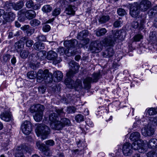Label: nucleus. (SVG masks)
<instances>
[{
    "instance_id": "59",
    "label": "nucleus",
    "mask_w": 157,
    "mask_h": 157,
    "mask_svg": "<svg viewBox=\"0 0 157 157\" xmlns=\"http://www.w3.org/2000/svg\"><path fill=\"white\" fill-rule=\"evenodd\" d=\"M45 144L47 145L52 146L55 144L54 141L51 140H49L45 141Z\"/></svg>"
},
{
    "instance_id": "23",
    "label": "nucleus",
    "mask_w": 157,
    "mask_h": 157,
    "mask_svg": "<svg viewBox=\"0 0 157 157\" xmlns=\"http://www.w3.org/2000/svg\"><path fill=\"white\" fill-rule=\"evenodd\" d=\"M53 78L56 82H59L61 81L63 77L62 73L59 71H56L54 72L53 74Z\"/></svg>"
},
{
    "instance_id": "60",
    "label": "nucleus",
    "mask_w": 157,
    "mask_h": 157,
    "mask_svg": "<svg viewBox=\"0 0 157 157\" xmlns=\"http://www.w3.org/2000/svg\"><path fill=\"white\" fill-rule=\"evenodd\" d=\"M150 121H151L152 124L153 125H157V117L151 118L150 119Z\"/></svg>"
},
{
    "instance_id": "11",
    "label": "nucleus",
    "mask_w": 157,
    "mask_h": 157,
    "mask_svg": "<svg viewBox=\"0 0 157 157\" xmlns=\"http://www.w3.org/2000/svg\"><path fill=\"white\" fill-rule=\"evenodd\" d=\"M21 129L25 134L29 135L32 131V124L29 121H25L22 124Z\"/></svg>"
},
{
    "instance_id": "57",
    "label": "nucleus",
    "mask_w": 157,
    "mask_h": 157,
    "mask_svg": "<svg viewBox=\"0 0 157 157\" xmlns=\"http://www.w3.org/2000/svg\"><path fill=\"white\" fill-rule=\"evenodd\" d=\"M60 9L57 8L54 10L52 13V15L54 16H57L60 14Z\"/></svg>"
},
{
    "instance_id": "64",
    "label": "nucleus",
    "mask_w": 157,
    "mask_h": 157,
    "mask_svg": "<svg viewBox=\"0 0 157 157\" xmlns=\"http://www.w3.org/2000/svg\"><path fill=\"white\" fill-rule=\"evenodd\" d=\"M46 88L43 86H40L39 88V91L40 92L43 94L45 91Z\"/></svg>"
},
{
    "instance_id": "2",
    "label": "nucleus",
    "mask_w": 157,
    "mask_h": 157,
    "mask_svg": "<svg viewBox=\"0 0 157 157\" xmlns=\"http://www.w3.org/2000/svg\"><path fill=\"white\" fill-rule=\"evenodd\" d=\"M35 132L37 135L41 136V139L44 140L46 139L50 133V129L47 125L44 124H38L37 125Z\"/></svg>"
},
{
    "instance_id": "58",
    "label": "nucleus",
    "mask_w": 157,
    "mask_h": 157,
    "mask_svg": "<svg viewBox=\"0 0 157 157\" xmlns=\"http://www.w3.org/2000/svg\"><path fill=\"white\" fill-rule=\"evenodd\" d=\"M33 3L32 1L29 0L26 3V6L29 8H31L33 6Z\"/></svg>"
},
{
    "instance_id": "27",
    "label": "nucleus",
    "mask_w": 157,
    "mask_h": 157,
    "mask_svg": "<svg viewBox=\"0 0 157 157\" xmlns=\"http://www.w3.org/2000/svg\"><path fill=\"white\" fill-rule=\"evenodd\" d=\"M114 54V51L112 48H110L106 50L102 53V56L104 57L109 58L112 57Z\"/></svg>"
},
{
    "instance_id": "52",
    "label": "nucleus",
    "mask_w": 157,
    "mask_h": 157,
    "mask_svg": "<svg viewBox=\"0 0 157 157\" xmlns=\"http://www.w3.org/2000/svg\"><path fill=\"white\" fill-rule=\"evenodd\" d=\"M37 40L39 41H44L46 40V38L45 36L42 34L39 35L36 37Z\"/></svg>"
},
{
    "instance_id": "8",
    "label": "nucleus",
    "mask_w": 157,
    "mask_h": 157,
    "mask_svg": "<svg viewBox=\"0 0 157 157\" xmlns=\"http://www.w3.org/2000/svg\"><path fill=\"white\" fill-rule=\"evenodd\" d=\"M24 2L22 0L15 3H10L6 4L5 7V9L6 10H9V9L13 8L15 10H18L23 7L24 6Z\"/></svg>"
},
{
    "instance_id": "5",
    "label": "nucleus",
    "mask_w": 157,
    "mask_h": 157,
    "mask_svg": "<svg viewBox=\"0 0 157 157\" xmlns=\"http://www.w3.org/2000/svg\"><path fill=\"white\" fill-rule=\"evenodd\" d=\"M65 83L67 86L70 88H76L77 87H82V81L78 79L74 83V81L72 80L71 78H67L65 81Z\"/></svg>"
},
{
    "instance_id": "20",
    "label": "nucleus",
    "mask_w": 157,
    "mask_h": 157,
    "mask_svg": "<svg viewBox=\"0 0 157 157\" xmlns=\"http://www.w3.org/2000/svg\"><path fill=\"white\" fill-rule=\"evenodd\" d=\"M44 109V106L41 105L37 104L34 105L32 106L30 109V110L31 113L36 112H39L43 111Z\"/></svg>"
},
{
    "instance_id": "17",
    "label": "nucleus",
    "mask_w": 157,
    "mask_h": 157,
    "mask_svg": "<svg viewBox=\"0 0 157 157\" xmlns=\"http://www.w3.org/2000/svg\"><path fill=\"white\" fill-rule=\"evenodd\" d=\"M49 120L51 127L52 129H54V128L52 127V125L54 124L55 126H56L58 125L57 123L58 121H59L58 117L56 114L55 113H51L49 116Z\"/></svg>"
},
{
    "instance_id": "56",
    "label": "nucleus",
    "mask_w": 157,
    "mask_h": 157,
    "mask_svg": "<svg viewBox=\"0 0 157 157\" xmlns=\"http://www.w3.org/2000/svg\"><path fill=\"white\" fill-rule=\"evenodd\" d=\"M34 29L30 28L26 31V33L28 35L30 36L32 35L34 32Z\"/></svg>"
},
{
    "instance_id": "31",
    "label": "nucleus",
    "mask_w": 157,
    "mask_h": 157,
    "mask_svg": "<svg viewBox=\"0 0 157 157\" xmlns=\"http://www.w3.org/2000/svg\"><path fill=\"white\" fill-rule=\"evenodd\" d=\"M43 115V111L36 113L33 116L34 119L36 121L39 122L42 119Z\"/></svg>"
},
{
    "instance_id": "50",
    "label": "nucleus",
    "mask_w": 157,
    "mask_h": 157,
    "mask_svg": "<svg viewBox=\"0 0 157 157\" xmlns=\"http://www.w3.org/2000/svg\"><path fill=\"white\" fill-rule=\"evenodd\" d=\"M143 36L140 34H137L133 38L134 41H139L140 40L143 38Z\"/></svg>"
},
{
    "instance_id": "22",
    "label": "nucleus",
    "mask_w": 157,
    "mask_h": 157,
    "mask_svg": "<svg viewBox=\"0 0 157 157\" xmlns=\"http://www.w3.org/2000/svg\"><path fill=\"white\" fill-rule=\"evenodd\" d=\"M76 10L77 8L75 6L69 5L66 8L65 11L68 15H74Z\"/></svg>"
},
{
    "instance_id": "29",
    "label": "nucleus",
    "mask_w": 157,
    "mask_h": 157,
    "mask_svg": "<svg viewBox=\"0 0 157 157\" xmlns=\"http://www.w3.org/2000/svg\"><path fill=\"white\" fill-rule=\"evenodd\" d=\"M149 147L154 148L157 147V139H152L150 140L147 144Z\"/></svg>"
},
{
    "instance_id": "43",
    "label": "nucleus",
    "mask_w": 157,
    "mask_h": 157,
    "mask_svg": "<svg viewBox=\"0 0 157 157\" xmlns=\"http://www.w3.org/2000/svg\"><path fill=\"white\" fill-rule=\"evenodd\" d=\"M44 150H42L43 154L46 156H50L51 155V153L49 148L46 146L44 148Z\"/></svg>"
},
{
    "instance_id": "26",
    "label": "nucleus",
    "mask_w": 157,
    "mask_h": 157,
    "mask_svg": "<svg viewBox=\"0 0 157 157\" xmlns=\"http://www.w3.org/2000/svg\"><path fill=\"white\" fill-rule=\"evenodd\" d=\"M88 35V31L84 30L80 32L77 36V38L80 40H82L85 39Z\"/></svg>"
},
{
    "instance_id": "15",
    "label": "nucleus",
    "mask_w": 157,
    "mask_h": 157,
    "mask_svg": "<svg viewBox=\"0 0 157 157\" xmlns=\"http://www.w3.org/2000/svg\"><path fill=\"white\" fill-rule=\"evenodd\" d=\"M154 128L148 125L144 127L141 130V133L144 136H150L152 135L154 132Z\"/></svg>"
},
{
    "instance_id": "42",
    "label": "nucleus",
    "mask_w": 157,
    "mask_h": 157,
    "mask_svg": "<svg viewBox=\"0 0 157 157\" xmlns=\"http://www.w3.org/2000/svg\"><path fill=\"white\" fill-rule=\"evenodd\" d=\"M77 72L76 69L71 68L70 70L67 73V75L68 77L67 78H71V77L73 76V75Z\"/></svg>"
},
{
    "instance_id": "46",
    "label": "nucleus",
    "mask_w": 157,
    "mask_h": 157,
    "mask_svg": "<svg viewBox=\"0 0 157 157\" xmlns=\"http://www.w3.org/2000/svg\"><path fill=\"white\" fill-rule=\"evenodd\" d=\"M36 145L37 148L41 151L42 150H44V149H45V148H44L46 146L44 144H41L40 142H36Z\"/></svg>"
},
{
    "instance_id": "45",
    "label": "nucleus",
    "mask_w": 157,
    "mask_h": 157,
    "mask_svg": "<svg viewBox=\"0 0 157 157\" xmlns=\"http://www.w3.org/2000/svg\"><path fill=\"white\" fill-rule=\"evenodd\" d=\"M117 12L118 15L121 16H123L126 14L125 10L121 8L118 9Z\"/></svg>"
},
{
    "instance_id": "34",
    "label": "nucleus",
    "mask_w": 157,
    "mask_h": 157,
    "mask_svg": "<svg viewBox=\"0 0 157 157\" xmlns=\"http://www.w3.org/2000/svg\"><path fill=\"white\" fill-rule=\"evenodd\" d=\"M21 39L23 40L26 41L25 44L27 47H29L32 46L34 43L32 40L28 39V38L26 36L23 37Z\"/></svg>"
},
{
    "instance_id": "53",
    "label": "nucleus",
    "mask_w": 157,
    "mask_h": 157,
    "mask_svg": "<svg viewBox=\"0 0 157 157\" xmlns=\"http://www.w3.org/2000/svg\"><path fill=\"white\" fill-rule=\"evenodd\" d=\"M76 110V108L73 106H70L67 108V112L68 113H74Z\"/></svg>"
},
{
    "instance_id": "39",
    "label": "nucleus",
    "mask_w": 157,
    "mask_h": 157,
    "mask_svg": "<svg viewBox=\"0 0 157 157\" xmlns=\"http://www.w3.org/2000/svg\"><path fill=\"white\" fill-rule=\"evenodd\" d=\"M52 10L51 6L49 5H46L44 6L42 9L44 13L50 12Z\"/></svg>"
},
{
    "instance_id": "30",
    "label": "nucleus",
    "mask_w": 157,
    "mask_h": 157,
    "mask_svg": "<svg viewBox=\"0 0 157 157\" xmlns=\"http://www.w3.org/2000/svg\"><path fill=\"white\" fill-rule=\"evenodd\" d=\"M110 19V18L109 15H102L99 17L98 21L100 24H102L108 21Z\"/></svg>"
},
{
    "instance_id": "32",
    "label": "nucleus",
    "mask_w": 157,
    "mask_h": 157,
    "mask_svg": "<svg viewBox=\"0 0 157 157\" xmlns=\"http://www.w3.org/2000/svg\"><path fill=\"white\" fill-rule=\"evenodd\" d=\"M33 47L35 49L37 50H40L44 49V45L43 43L37 42L34 44Z\"/></svg>"
},
{
    "instance_id": "40",
    "label": "nucleus",
    "mask_w": 157,
    "mask_h": 157,
    "mask_svg": "<svg viewBox=\"0 0 157 157\" xmlns=\"http://www.w3.org/2000/svg\"><path fill=\"white\" fill-rule=\"evenodd\" d=\"M75 120L78 122H80L84 120V116L81 114H79L75 117Z\"/></svg>"
},
{
    "instance_id": "16",
    "label": "nucleus",
    "mask_w": 157,
    "mask_h": 157,
    "mask_svg": "<svg viewBox=\"0 0 157 157\" xmlns=\"http://www.w3.org/2000/svg\"><path fill=\"white\" fill-rule=\"evenodd\" d=\"M57 54L53 51H50L48 52L46 56L47 59L49 60L54 61L56 63H58L61 61L59 60H57Z\"/></svg>"
},
{
    "instance_id": "28",
    "label": "nucleus",
    "mask_w": 157,
    "mask_h": 157,
    "mask_svg": "<svg viewBox=\"0 0 157 157\" xmlns=\"http://www.w3.org/2000/svg\"><path fill=\"white\" fill-rule=\"evenodd\" d=\"M114 40H113L111 37L105 39L102 41V43L106 46H113L114 44Z\"/></svg>"
},
{
    "instance_id": "51",
    "label": "nucleus",
    "mask_w": 157,
    "mask_h": 157,
    "mask_svg": "<svg viewBox=\"0 0 157 157\" xmlns=\"http://www.w3.org/2000/svg\"><path fill=\"white\" fill-rule=\"evenodd\" d=\"M122 23V21L120 19L116 20L115 21L113 24V26L116 28L118 27L121 26V24Z\"/></svg>"
},
{
    "instance_id": "38",
    "label": "nucleus",
    "mask_w": 157,
    "mask_h": 157,
    "mask_svg": "<svg viewBox=\"0 0 157 157\" xmlns=\"http://www.w3.org/2000/svg\"><path fill=\"white\" fill-rule=\"evenodd\" d=\"M112 32L113 34V38L115 41H116L117 39H119L120 37V31L118 30H115Z\"/></svg>"
},
{
    "instance_id": "25",
    "label": "nucleus",
    "mask_w": 157,
    "mask_h": 157,
    "mask_svg": "<svg viewBox=\"0 0 157 157\" xmlns=\"http://www.w3.org/2000/svg\"><path fill=\"white\" fill-rule=\"evenodd\" d=\"M140 135L138 132H135L132 133L130 136V139L132 141H137L141 140L140 139Z\"/></svg>"
},
{
    "instance_id": "21",
    "label": "nucleus",
    "mask_w": 157,
    "mask_h": 157,
    "mask_svg": "<svg viewBox=\"0 0 157 157\" xmlns=\"http://www.w3.org/2000/svg\"><path fill=\"white\" fill-rule=\"evenodd\" d=\"M0 117L3 120L8 122L12 119V116L10 113L5 112L1 114Z\"/></svg>"
},
{
    "instance_id": "1",
    "label": "nucleus",
    "mask_w": 157,
    "mask_h": 157,
    "mask_svg": "<svg viewBox=\"0 0 157 157\" xmlns=\"http://www.w3.org/2000/svg\"><path fill=\"white\" fill-rule=\"evenodd\" d=\"M77 42L76 40L65 41L64 44L67 48L66 49L63 47L60 48L58 49V52L61 55H63L64 54L67 56L74 54L75 51V46L77 44Z\"/></svg>"
},
{
    "instance_id": "6",
    "label": "nucleus",
    "mask_w": 157,
    "mask_h": 157,
    "mask_svg": "<svg viewBox=\"0 0 157 157\" xmlns=\"http://www.w3.org/2000/svg\"><path fill=\"white\" fill-rule=\"evenodd\" d=\"M30 148L25 145L19 146L16 148L15 157H25L23 153L30 152Z\"/></svg>"
},
{
    "instance_id": "33",
    "label": "nucleus",
    "mask_w": 157,
    "mask_h": 157,
    "mask_svg": "<svg viewBox=\"0 0 157 157\" xmlns=\"http://www.w3.org/2000/svg\"><path fill=\"white\" fill-rule=\"evenodd\" d=\"M37 56L39 59L43 60L46 57V52L45 51H40L37 53Z\"/></svg>"
},
{
    "instance_id": "47",
    "label": "nucleus",
    "mask_w": 157,
    "mask_h": 157,
    "mask_svg": "<svg viewBox=\"0 0 157 157\" xmlns=\"http://www.w3.org/2000/svg\"><path fill=\"white\" fill-rule=\"evenodd\" d=\"M157 151H151L148 152L147 154V157H155L157 156Z\"/></svg>"
},
{
    "instance_id": "3",
    "label": "nucleus",
    "mask_w": 157,
    "mask_h": 157,
    "mask_svg": "<svg viewBox=\"0 0 157 157\" xmlns=\"http://www.w3.org/2000/svg\"><path fill=\"white\" fill-rule=\"evenodd\" d=\"M99 73H95L92 75V78L89 76L86 77L83 81L84 87L87 89H90L91 83L97 82L99 79Z\"/></svg>"
},
{
    "instance_id": "49",
    "label": "nucleus",
    "mask_w": 157,
    "mask_h": 157,
    "mask_svg": "<svg viewBox=\"0 0 157 157\" xmlns=\"http://www.w3.org/2000/svg\"><path fill=\"white\" fill-rule=\"evenodd\" d=\"M148 114L150 115H153L157 113V108H151L148 111Z\"/></svg>"
},
{
    "instance_id": "9",
    "label": "nucleus",
    "mask_w": 157,
    "mask_h": 157,
    "mask_svg": "<svg viewBox=\"0 0 157 157\" xmlns=\"http://www.w3.org/2000/svg\"><path fill=\"white\" fill-rule=\"evenodd\" d=\"M144 143L143 140H140L133 142L131 145L132 149L138 150L140 153L144 152V149L143 148Z\"/></svg>"
},
{
    "instance_id": "48",
    "label": "nucleus",
    "mask_w": 157,
    "mask_h": 157,
    "mask_svg": "<svg viewBox=\"0 0 157 157\" xmlns=\"http://www.w3.org/2000/svg\"><path fill=\"white\" fill-rule=\"evenodd\" d=\"M76 62L74 60L71 61L69 63L70 66L71 67V69L78 70V67L76 65Z\"/></svg>"
},
{
    "instance_id": "7",
    "label": "nucleus",
    "mask_w": 157,
    "mask_h": 157,
    "mask_svg": "<svg viewBox=\"0 0 157 157\" xmlns=\"http://www.w3.org/2000/svg\"><path fill=\"white\" fill-rule=\"evenodd\" d=\"M102 45L99 41L92 42L89 47V49L93 53H98L102 49Z\"/></svg>"
},
{
    "instance_id": "24",
    "label": "nucleus",
    "mask_w": 157,
    "mask_h": 157,
    "mask_svg": "<svg viewBox=\"0 0 157 157\" xmlns=\"http://www.w3.org/2000/svg\"><path fill=\"white\" fill-rule=\"evenodd\" d=\"M144 20H142L141 21L140 25L139 23L136 21H134L132 24V26L133 28L135 29L138 28L140 30H142L144 28Z\"/></svg>"
},
{
    "instance_id": "61",
    "label": "nucleus",
    "mask_w": 157,
    "mask_h": 157,
    "mask_svg": "<svg viewBox=\"0 0 157 157\" xmlns=\"http://www.w3.org/2000/svg\"><path fill=\"white\" fill-rule=\"evenodd\" d=\"M10 58V56L9 54L4 55L3 56V60L6 62L9 60Z\"/></svg>"
},
{
    "instance_id": "44",
    "label": "nucleus",
    "mask_w": 157,
    "mask_h": 157,
    "mask_svg": "<svg viewBox=\"0 0 157 157\" xmlns=\"http://www.w3.org/2000/svg\"><path fill=\"white\" fill-rule=\"evenodd\" d=\"M27 76L30 79H34L36 76V73L33 71H31L27 73Z\"/></svg>"
},
{
    "instance_id": "4",
    "label": "nucleus",
    "mask_w": 157,
    "mask_h": 157,
    "mask_svg": "<svg viewBox=\"0 0 157 157\" xmlns=\"http://www.w3.org/2000/svg\"><path fill=\"white\" fill-rule=\"evenodd\" d=\"M52 77V73H49L48 69H45L44 71L42 70H39L37 73L36 81L38 82H41L45 80H46L48 77Z\"/></svg>"
},
{
    "instance_id": "54",
    "label": "nucleus",
    "mask_w": 157,
    "mask_h": 157,
    "mask_svg": "<svg viewBox=\"0 0 157 157\" xmlns=\"http://www.w3.org/2000/svg\"><path fill=\"white\" fill-rule=\"evenodd\" d=\"M156 36L155 34L153 33H151L150 34L149 36V40L150 41L153 42L156 40Z\"/></svg>"
},
{
    "instance_id": "19",
    "label": "nucleus",
    "mask_w": 157,
    "mask_h": 157,
    "mask_svg": "<svg viewBox=\"0 0 157 157\" xmlns=\"http://www.w3.org/2000/svg\"><path fill=\"white\" fill-rule=\"evenodd\" d=\"M151 3L147 0H142L140 3L139 8L143 11H145L148 10L150 7Z\"/></svg>"
},
{
    "instance_id": "12",
    "label": "nucleus",
    "mask_w": 157,
    "mask_h": 157,
    "mask_svg": "<svg viewBox=\"0 0 157 157\" xmlns=\"http://www.w3.org/2000/svg\"><path fill=\"white\" fill-rule=\"evenodd\" d=\"M140 12V9L138 4L134 3L130 6V13L133 17H136L139 15Z\"/></svg>"
},
{
    "instance_id": "62",
    "label": "nucleus",
    "mask_w": 157,
    "mask_h": 157,
    "mask_svg": "<svg viewBox=\"0 0 157 157\" xmlns=\"http://www.w3.org/2000/svg\"><path fill=\"white\" fill-rule=\"evenodd\" d=\"M56 111L59 115H63L64 114L63 109H56Z\"/></svg>"
},
{
    "instance_id": "36",
    "label": "nucleus",
    "mask_w": 157,
    "mask_h": 157,
    "mask_svg": "<svg viewBox=\"0 0 157 157\" xmlns=\"http://www.w3.org/2000/svg\"><path fill=\"white\" fill-rule=\"evenodd\" d=\"M24 42L22 40H20L15 44L16 48L17 50H21L24 47Z\"/></svg>"
},
{
    "instance_id": "37",
    "label": "nucleus",
    "mask_w": 157,
    "mask_h": 157,
    "mask_svg": "<svg viewBox=\"0 0 157 157\" xmlns=\"http://www.w3.org/2000/svg\"><path fill=\"white\" fill-rule=\"evenodd\" d=\"M29 53L28 50H23L20 53V56L22 59H25L27 57Z\"/></svg>"
},
{
    "instance_id": "10",
    "label": "nucleus",
    "mask_w": 157,
    "mask_h": 157,
    "mask_svg": "<svg viewBox=\"0 0 157 157\" xmlns=\"http://www.w3.org/2000/svg\"><path fill=\"white\" fill-rule=\"evenodd\" d=\"M58 125L55 126L53 124L52 125V127L54 128V129L60 130L65 126V125H69L71 123L70 121L68 119L63 118L60 121L57 122Z\"/></svg>"
},
{
    "instance_id": "63",
    "label": "nucleus",
    "mask_w": 157,
    "mask_h": 157,
    "mask_svg": "<svg viewBox=\"0 0 157 157\" xmlns=\"http://www.w3.org/2000/svg\"><path fill=\"white\" fill-rule=\"evenodd\" d=\"M82 40V44L84 45L87 44L89 41V39L88 38H85Z\"/></svg>"
},
{
    "instance_id": "35",
    "label": "nucleus",
    "mask_w": 157,
    "mask_h": 157,
    "mask_svg": "<svg viewBox=\"0 0 157 157\" xmlns=\"http://www.w3.org/2000/svg\"><path fill=\"white\" fill-rule=\"evenodd\" d=\"M95 31L96 35L98 36L103 35L107 32V30L105 28L97 29Z\"/></svg>"
},
{
    "instance_id": "18",
    "label": "nucleus",
    "mask_w": 157,
    "mask_h": 157,
    "mask_svg": "<svg viewBox=\"0 0 157 157\" xmlns=\"http://www.w3.org/2000/svg\"><path fill=\"white\" fill-rule=\"evenodd\" d=\"M4 20L6 22H10L14 20L15 15L13 13L10 12H6L4 13L3 15Z\"/></svg>"
},
{
    "instance_id": "13",
    "label": "nucleus",
    "mask_w": 157,
    "mask_h": 157,
    "mask_svg": "<svg viewBox=\"0 0 157 157\" xmlns=\"http://www.w3.org/2000/svg\"><path fill=\"white\" fill-rule=\"evenodd\" d=\"M20 12L22 14L24 15L25 17L29 20L32 19L36 16L35 12L33 10H27L23 9L20 11Z\"/></svg>"
},
{
    "instance_id": "55",
    "label": "nucleus",
    "mask_w": 157,
    "mask_h": 157,
    "mask_svg": "<svg viewBox=\"0 0 157 157\" xmlns=\"http://www.w3.org/2000/svg\"><path fill=\"white\" fill-rule=\"evenodd\" d=\"M50 29V26L48 25L44 24L43 26L42 30L43 31L45 32H48Z\"/></svg>"
},
{
    "instance_id": "41",
    "label": "nucleus",
    "mask_w": 157,
    "mask_h": 157,
    "mask_svg": "<svg viewBox=\"0 0 157 157\" xmlns=\"http://www.w3.org/2000/svg\"><path fill=\"white\" fill-rule=\"evenodd\" d=\"M40 21L36 19L32 20L30 22V25L33 27L38 26L40 25Z\"/></svg>"
},
{
    "instance_id": "14",
    "label": "nucleus",
    "mask_w": 157,
    "mask_h": 157,
    "mask_svg": "<svg viewBox=\"0 0 157 157\" xmlns=\"http://www.w3.org/2000/svg\"><path fill=\"white\" fill-rule=\"evenodd\" d=\"M122 151L124 154L126 156L130 155L132 153V150L131 144L126 142L123 145Z\"/></svg>"
}]
</instances>
